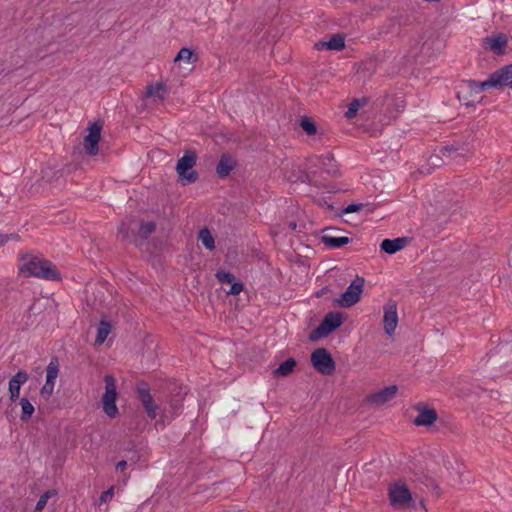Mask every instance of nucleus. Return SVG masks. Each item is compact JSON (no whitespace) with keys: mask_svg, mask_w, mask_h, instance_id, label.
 <instances>
[{"mask_svg":"<svg viewBox=\"0 0 512 512\" xmlns=\"http://www.w3.org/2000/svg\"><path fill=\"white\" fill-rule=\"evenodd\" d=\"M21 264L19 270L22 274L27 277H37L46 280H58L60 274L56 267L48 260L34 256L32 254H26L21 257Z\"/></svg>","mask_w":512,"mask_h":512,"instance_id":"f257e3e1","label":"nucleus"},{"mask_svg":"<svg viewBox=\"0 0 512 512\" xmlns=\"http://www.w3.org/2000/svg\"><path fill=\"white\" fill-rule=\"evenodd\" d=\"M390 505L395 509H407L414 506L412 494L401 481L391 483L387 489Z\"/></svg>","mask_w":512,"mask_h":512,"instance_id":"f03ea898","label":"nucleus"},{"mask_svg":"<svg viewBox=\"0 0 512 512\" xmlns=\"http://www.w3.org/2000/svg\"><path fill=\"white\" fill-rule=\"evenodd\" d=\"M196 161L197 155L192 150L185 151L184 155L178 160L176 171L183 185L194 183L198 179V173L193 169Z\"/></svg>","mask_w":512,"mask_h":512,"instance_id":"7ed1b4c3","label":"nucleus"},{"mask_svg":"<svg viewBox=\"0 0 512 512\" xmlns=\"http://www.w3.org/2000/svg\"><path fill=\"white\" fill-rule=\"evenodd\" d=\"M105 392L102 396V407L105 414L110 418H115L119 414L118 407L116 405V399L118 396L116 389V379L112 375H106L104 377Z\"/></svg>","mask_w":512,"mask_h":512,"instance_id":"20e7f679","label":"nucleus"},{"mask_svg":"<svg viewBox=\"0 0 512 512\" xmlns=\"http://www.w3.org/2000/svg\"><path fill=\"white\" fill-rule=\"evenodd\" d=\"M342 323L343 318L340 313L330 312L324 317L320 325L311 332L310 339L315 341L317 339L326 337L334 330L339 328Z\"/></svg>","mask_w":512,"mask_h":512,"instance_id":"39448f33","label":"nucleus"},{"mask_svg":"<svg viewBox=\"0 0 512 512\" xmlns=\"http://www.w3.org/2000/svg\"><path fill=\"white\" fill-rule=\"evenodd\" d=\"M363 286L364 278L357 276L340 298L337 299V304L342 308H349L358 303L363 292Z\"/></svg>","mask_w":512,"mask_h":512,"instance_id":"423d86ee","label":"nucleus"},{"mask_svg":"<svg viewBox=\"0 0 512 512\" xmlns=\"http://www.w3.org/2000/svg\"><path fill=\"white\" fill-rule=\"evenodd\" d=\"M313 367L323 375H331L335 371V361L325 348H318L311 354Z\"/></svg>","mask_w":512,"mask_h":512,"instance_id":"0eeeda50","label":"nucleus"},{"mask_svg":"<svg viewBox=\"0 0 512 512\" xmlns=\"http://www.w3.org/2000/svg\"><path fill=\"white\" fill-rule=\"evenodd\" d=\"M486 85H489V89H501L508 85L512 88V63L491 73L486 79Z\"/></svg>","mask_w":512,"mask_h":512,"instance_id":"6e6552de","label":"nucleus"},{"mask_svg":"<svg viewBox=\"0 0 512 512\" xmlns=\"http://www.w3.org/2000/svg\"><path fill=\"white\" fill-rule=\"evenodd\" d=\"M88 135L84 138V148L88 155L95 156L98 151V144L101 139L102 124L94 122L87 128Z\"/></svg>","mask_w":512,"mask_h":512,"instance_id":"1a4fd4ad","label":"nucleus"},{"mask_svg":"<svg viewBox=\"0 0 512 512\" xmlns=\"http://www.w3.org/2000/svg\"><path fill=\"white\" fill-rule=\"evenodd\" d=\"M137 394L147 416L152 420L156 419L159 415L160 407L155 403L147 385L138 386Z\"/></svg>","mask_w":512,"mask_h":512,"instance_id":"9d476101","label":"nucleus"},{"mask_svg":"<svg viewBox=\"0 0 512 512\" xmlns=\"http://www.w3.org/2000/svg\"><path fill=\"white\" fill-rule=\"evenodd\" d=\"M383 324L386 334L393 335L398 325L397 305L394 301L387 302L383 307Z\"/></svg>","mask_w":512,"mask_h":512,"instance_id":"9b49d317","label":"nucleus"},{"mask_svg":"<svg viewBox=\"0 0 512 512\" xmlns=\"http://www.w3.org/2000/svg\"><path fill=\"white\" fill-rule=\"evenodd\" d=\"M29 379V375L26 371H18L8 383L9 399L14 402L20 396V390Z\"/></svg>","mask_w":512,"mask_h":512,"instance_id":"f8f14e48","label":"nucleus"},{"mask_svg":"<svg viewBox=\"0 0 512 512\" xmlns=\"http://www.w3.org/2000/svg\"><path fill=\"white\" fill-rule=\"evenodd\" d=\"M398 391L396 385H391L383 388L382 390L372 394L369 397V401L375 405H383L388 401L392 400Z\"/></svg>","mask_w":512,"mask_h":512,"instance_id":"ddd939ff","label":"nucleus"},{"mask_svg":"<svg viewBox=\"0 0 512 512\" xmlns=\"http://www.w3.org/2000/svg\"><path fill=\"white\" fill-rule=\"evenodd\" d=\"M345 47L344 37L340 34L333 35L328 41H318L315 43L314 48L316 50H332L340 51Z\"/></svg>","mask_w":512,"mask_h":512,"instance_id":"4468645a","label":"nucleus"},{"mask_svg":"<svg viewBox=\"0 0 512 512\" xmlns=\"http://www.w3.org/2000/svg\"><path fill=\"white\" fill-rule=\"evenodd\" d=\"M408 243V239L406 237H399L395 239H384L381 242V250L387 254H394L402 249Z\"/></svg>","mask_w":512,"mask_h":512,"instance_id":"2eb2a0df","label":"nucleus"},{"mask_svg":"<svg viewBox=\"0 0 512 512\" xmlns=\"http://www.w3.org/2000/svg\"><path fill=\"white\" fill-rule=\"evenodd\" d=\"M320 167L323 169L328 175L332 177H336L339 175V168L334 156L330 153L319 158Z\"/></svg>","mask_w":512,"mask_h":512,"instance_id":"dca6fc26","label":"nucleus"},{"mask_svg":"<svg viewBox=\"0 0 512 512\" xmlns=\"http://www.w3.org/2000/svg\"><path fill=\"white\" fill-rule=\"evenodd\" d=\"M167 94L168 89L162 82L148 85L146 89V96L153 98L155 101H163Z\"/></svg>","mask_w":512,"mask_h":512,"instance_id":"f3484780","label":"nucleus"},{"mask_svg":"<svg viewBox=\"0 0 512 512\" xmlns=\"http://www.w3.org/2000/svg\"><path fill=\"white\" fill-rule=\"evenodd\" d=\"M438 416L434 409H422L414 420L416 426H431Z\"/></svg>","mask_w":512,"mask_h":512,"instance_id":"a211bd4d","label":"nucleus"},{"mask_svg":"<svg viewBox=\"0 0 512 512\" xmlns=\"http://www.w3.org/2000/svg\"><path fill=\"white\" fill-rule=\"evenodd\" d=\"M486 48L500 54L504 51L507 45V38L502 34L496 36L487 37L485 39Z\"/></svg>","mask_w":512,"mask_h":512,"instance_id":"6ab92c4d","label":"nucleus"},{"mask_svg":"<svg viewBox=\"0 0 512 512\" xmlns=\"http://www.w3.org/2000/svg\"><path fill=\"white\" fill-rule=\"evenodd\" d=\"M234 167V159L229 155H222L217 164L216 172L219 177L224 178L230 174Z\"/></svg>","mask_w":512,"mask_h":512,"instance_id":"aec40b11","label":"nucleus"},{"mask_svg":"<svg viewBox=\"0 0 512 512\" xmlns=\"http://www.w3.org/2000/svg\"><path fill=\"white\" fill-rule=\"evenodd\" d=\"M322 242L330 248H341L350 242V238L345 236L336 237L325 234L322 237Z\"/></svg>","mask_w":512,"mask_h":512,"instance_id":"412c9836","label":"nucleus"},{"mask_svg":"<svg viewBox=\"0 0 512 512\" xmlns=\"http://www.w3.org/2000/svg\"><path fill=\"white\" fill-rule=\"evenodd\" d=\"M59 374V361L57 357H52L46 368V381L55 385V381Z\"/></svg>","mask_w":512,"mask_h":512,"instance_id":"4be33fe9","label":"nucleus"},{"mask_svg":"<svg viewBox=\"0 0 512 512\" xmlns=\"http://www.w3.org/2000/svg\"><path fill=\"white\" fill-rule=\"evenodd\" d=\"M111 323L106 320H101L97 327V336L95 340V344L101 345L105 342L108 335L111 332Z\"/></svg>","mask_w":512,"mask_h":512,"instance_id":"5701e85b","label":"nucleus"},{"mask_svg":"<svg viewBox=\"0 0 512 512\" xmlns=\"http://www.w3.org/2000/svg\"><path fill=\"white\" fill-rule=\"evenodd\" d=\"M295 367L296 361L293 358H289L280 364V366L274 371V375L286 377L294 371Z\"/></svg>","mask_w":512,"mask_h":512,"instance_id":"b1692460","label":"nucleus"},{"mask_svg":"<svg viewBox=\"0 0 512 512\" xmlns=\"http://www.w3.org/2000/svg\"><path fill=\"white\" fill-rule=\"evenodd\" d=\"M20 405H21V412H22L21 420H23V421L29 420L35 411L33 404L27 398H22L20 400Z\"/></svg>","mask_w":512,"mask_h":512,"instance_id":"393cba45","label":"nucleus"},{"mask_svg":"<svg viewBox=\"0 0 512 512\" xmlns=\"http://www.w3.org/2000/svg\"><path fill=\"white\" fill-rule=\"evenodd\" d=\"M199 240L206 249L213 250L215 248L214 238L208 229L204 228L200 230Z\"/></svg>","mask_w":512,"mask_h":512,"instance_id":"a878e982","label":"nucleus"},{"mask_svg":"<svg viewBox=\"0 0 512 512\" xmlns=\"http://www.w3.org/2000/svg\"><path fill=\"white\" fill-rule=\"evenodd\" d=\"M193 57L194 54L191 49L182 48L174 58V62L185 61L186 63H192L196 61V58L193 59Z\"/></svg>","mask_w":512,"mask_h":512,"instance_id":"bb28decb","label":"nucleus"},{"mask_svg":"<svg viewBox=\"0 0 512 512\" xmlns=\"http://www.w3.org/2000/svg\"><path fill=\"white\" fill-rule=\"evenodd\" d=\"M458 148L454 145L451 146H445L440 150V153L442 156L448 158L449 160H456L458 157H462L463 153L458 152Z\"/></svg>","mask_w":512,"mask_h":512,"instance_id":"cd10ccee","label":"nucleus"},{"mask_svg":"<svg viewBox=\"0 0 512 512\" xmlns=\"http://www.w3.org/2000/svg\"><path fill=\"white\" fill-rule=\"evenodd\" d=\"M155 223L152 221L142 222L139 227V234L142 239H147L155 231Z\"/></svg>","mask_w":512,"mask_h":512,"instance_id":"c85d7f7f","label":"nucleus"},{"mask_svg":"<svg viewBox=\"0 0 512 512\" xmlns=\"http://www.w3.org/2000/svg\"><path fill=\"white\" fill-rule=\"evenodd\" d=\"M300 127L308 134L315 135L317 133V127L315 123L308 117H304L300 121Z\"/></svg>","mask_w":512,"mask_h":512,"instance_id":"c756f323","label":"nucleus"},{"mask_svg":"<svg viewBox=\"0 0 512 512\" xmlns=\"http://www.w3.org/2000/svg\"><path fill=\"white\" fill-rule=\"evenodd\" d=\"M467 88L475 93H480L484 91L485 89H489V85H486L485 81H475V80H469L466 82Z\"/></svg>","mask_w":512,"mask_h":512,"instance_id":"7c9ffc66","label":"nucleus"},{"mask_svg":"<svg viewBox=\"0 0 512 512\" xmlns=\"http://www.w3.org/2000/svg\"><path fill=\"white\" fill-rule=\"evenodd\" d=\"M362 105L363 103L361 102V100L354 99L348 106V110L346 111V117L349 119L354 118Z\"/></svg>","mask_w":512,"mask_h":512,"instance_id":"2f4dec72","label":"nucleus"},{"mask_svg":"<svg viewBox=\"0 0 512 512\" xmlns=\"http://www.w3.org/2000/svg\"><path fill=\"white\" fill-rule=\"evenodd\" d=\"M54 495V491H46L44 494L41 495V497L39 498L37 504H36V507H35V511L36 512H41L44 507L46 506L49 498Z\"/></svg>","mask_w":512,"mask_h":512,"instance_id":"473e14b6","label":"nucleus"},{"mask_svg":"<svg viewBox=\"0 0 512 512\" xmlns=\"http://www.w3.org/2000/svg\"><path fill=\"white\" fill-rule=\"evenodd\" d=\"M216 278L218 279V281L220 283H227V284H231L235 279V277L232 273L225 272V271H218L216 273Z\"/></svg>","mask_w":512,"mask_h":512,"instance_id":"72a5a7b5","label":"nucleus"},{"mask_svg":"<svg viewBox=\"0 0 512 512\" xmlns=\"http://www.w3.org/2000/svg\"><path fill=\"white\" fill-rule=\"evenodd\" d=\"M54 386V384L45 382V384L40 390L41 397H43L44 399H49L50 396L53 394Z\"/></svg>","mask_w":512,"mask_h":512,"instance_id":"f704fd0d","label":"nucleus"},{"mask_svg":"<svg viewBox=\"0 0 512 512\" xmlns=\"http://www.w3.org/2000/svg\"><path fill=\"white\" fill-rule=\"evenodd\" d=\"M170 407H171V414L173 416L179 415L182 410L181 400L178 398L171 400Z\"/></svg>","mask_w":512,"mask_h":512,"instance_id":"c9c22d12","label":"nucleus"},{"mask_svg":"<svg viewBox=\"0 0 512 512\" xmlns=\"http://www.w3.org/2000/svg\"><path fill=\"white\" fill-rule=\"evenodd\" d=\"M114 495V487H110L108 490L104 491L99 497V504L107 503L113 498Z\"/></svg>","mask_w":512,"mask_h":512,"instance_id":"e433bc0d","label":"nucleus"},{"mask_svg":"<svg viewBox=\"0 0 512 512\" xmlns=\"http://www.w3.org/2000/svg\"><path fill=\"white\" fill-rule=\"evenodd\" d=\"M231 287H230V290L228 291V294H231V295H238L242 290H243V284L242 283H234L232 282L231 283Z\"/></svg>","mask_w":512,"mask_h":512,"instance_id":"4c0bfd02","label":"nucleus"},{"mask_svg":"<svg viewBox=\"0 0 512 512\" xmlns=\"http://www.w3.org/2000/svg\"><path fill=\"white\" fill-rule=\"evenodd\" d=\"M19 236L17 234H9L4 235L0 234V246L8 242L9 240H18Z\"/></svg>","mask_w":512,"mask_h":512,"instance_id":"58836bf2","label":"nucleus"},{"mask_svg":"<svg viewBox=\"0 0 512 512\" xmlns=\"http://www.w3.org/2000/svg\"><path fill=\"white\" fill-rule=\"evenodd\" d=\"M360 208H361V205L351 204V205H348V206L344 209V212H345V213H353V212L358 211Z\"/></svg>","mask_w":512,"mask_h":512,"instance_id":"ea45409f","label":"nucleus"},{"mask_svg":"<svg viewBox=\"0 0 512 512\" xmlns=\"http://www.w3.org/2000/svg\"><path fill=\"white\" fill-rule=\"evenodd\" d=\"M127 467V462L125 460H121L117 463L116 469L120 472H124Z\"/></svg>","mask_w":512,"mask_h":512,"instance_id":"a19ab883","label":"nucleus"},{"mask_svg":"<svg viewBox=\"0 0 512 512\" xmlns=\"http://www.w3.org/2000/svg\"><path fill=\"white\" fill-rule=\"evenodd\" d=\"M119 233L123 235L124 238L129 237L128 228H126L125 223H122L119 228Z\"/></svg>","mask_w":512,"mask_h":512,"instance_id":"79ce46f5","label":"nucleus"},{"mask_svg":"<svg viewBox=\"0 0 512 512\" xmlns=\"http://www.w3.org/2000/svg\"><path fill=\"white\" fill-rule=\"evenodd\" d=\"M420 505H421V507L425 508V504H424L423 500L420 501Z\"/></svg>","mask_w":512,"mask_h":512,"instance_id":"37998d69","label":"nucleus"}]
</instances>
